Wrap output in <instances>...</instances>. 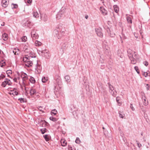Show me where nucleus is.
Listing matches in <instances>:
<instances>
[{"instance_id":"nucleus-1","label":"nucleus","mask_w":150,"mask_h":150,"mask_svg":"<svg viewBox=\"0 0 150 150\" xmlns=\"http://www.w3.org/2000/svg\"><path fill=\"white\" fill-rule=\"evenodd\" d=\"M127 52L128 56L131 63L133 64H135L137 62V59H139L138 54L135 52L129 49H128Z\"/></svg>"},{"instance_id":"nucleus-2","label":"nucleus","mask_w":150,"mask_h":150,"mask_svg":"<svg viewBox=\"0 0 150 150\" xmlns=\"http://www.w3.org/2000/svg\"><path fill=\"white\" fill-rule=\"evenodd\" d=\"M23 61L25 63V65L28 67H31L33 64L32 59L28 56V55H25L23 59Z\"/></svg>"},{"instance_id":"nucleus-3","label":"nucleus","mask_w":150,"mask_h":150,"mask_svg":"<svg viewBox=\"0 0 150 150\" xmlns=\"http://www.w3.org/2000/svg\"><path fill=\"white\" fill-rule=\"evenodd\" d=\"M58 29L59 30L62 36L65 35L66 30L64 26L59 25L58 27Z\"/></svg>"},{"instance_id":"nucleus-4","label":"nucleus","mask_w":150,"mask_h":150,"mask_svg":"<svg viewBox=\"0 0 150 150\" xmlns=\"http://www.w3.org/2000/svg\"><path fill=\"white\" fill-rule=\"evenodd\" d=\"M35 72L36 73L39 74L40 73L42 67L41 65L39 64L37 62L36 65L35 66Z\"/></svg>"},{"instance_id":"nucleus-5","label":"nucleus","mask_w":150,"mask_h":150,"mask_svg":"<svg viewBox=\"0 0 150 150\" xmlns=\"http://www.w3.org/2000/svg\"><path fill=\"white\" fill-rule=\"evenodd\" d=\"M59 32H60L59 30L58 29V27L54 30L53 32L54 37L57 38L58 39L61 38L62 36L60 33V34L59 33Z\"/></svg>"},{"instance_id":"nucleus-6","label":"nucleus","mask_w":150,"mask_h":150,"mask_svg":"<svg viewBox=\"0 0 150 150\" xmlns=\"http://www.w3.org/2000/svg\"><path fill=\"white\" fill-rule=\"evenodd\" d=\"M41 52L43 54V55L46 58L49 59L50 58V55L49 53V51L47 50H42L41 51Z\"/></svg>"},{"instance_id":"nucleus-7","label":"nucleus","mask_w":150,"mask_h":150,"mask_svg":"<svg viewBox=\"0 0 150 150\" xmlns=\"http://www.w3.org/2000/svg\"><path fill=\"white\" fill-rule=\"evenodd\" d=\"M65 13V11L64 9H61L58 13L57 15L56 18L57 19H59L61 17H62L63 15L64 14V13Z\"/></svg>"},{"instance_id":"nucleus-8","label":"nucleus","mask_w":150,"mask_h":150,"mask_svg":"<svg viewBox=\"0 0 150 150\" xmlns=\"http://www.w3.org/2000/svg\"><path fill=\"white\" fill-rule=\"evenodd\" d=\"M31 38L33 39H37L38 38V34L36 33V31L34 30L32 31L31 33Z\"/></svg>"},{"instance_id":"nucleus-9","label":"nucleus","mask_w":150,"mask_h":150,"mask_svg":"<svg viewBox=\"0 0 150 150\" xmlns=\"http://www.w3.org/2000/svg\"><path fill=\"white\" fill-rule=\"evenodd\" d=\"M41 18L42 20L46 22L47 20L48 16L46 14H42L41 15Z\"/></svg>"},{"instance_id":"nucleus-10","label":"nucleus","mask_w":150,"mask_h":150,"mask_svg":"<svg viewBox=\"0 0 150 150\" xmlns=\"http://www.w3.org/2000/svg\"><path fill=\"white\" fill-rule=\"evenodd\" d=\"M101 29H98L96 30V32L97 35L100 37H102L103 34Z\"/></svg>"},{"instance_id":"nucleus-11","label":"nucleus","mask_w":150,"mask_h":150,"mask_svg":"<svg viewBox=\"0 0 150 150\" xmlns=\"http://www.w3.org/2000/svg\"><path fill=\"white\" fill-rule=\"evenodd\" d=\"M100 10L101 13L103 15H105L107 14V11L102 7H100Z\"/></svg>"},{"instance_id":"nucleus-12","label":"nucleus","mask_w":150,"mask_h":150,"mask_svg":"<svg viewBox=\"0 0 150 150\" xmlns=\"http://www.w3.org/2000/svg\"><path fill=\"white\" fill-rule=\"evenodd\" d=\"M10 93V94H12L13 95H18V93L17 92V89L14 88L11 90Z\"/></svg>"},{"instance_id":"nucleus-13","label":"nucleus","mask_w":150,"mask_h":150,"mask_svg":"<svg viewBox=\"0 0 150 150\" xmlns=\"http://www.w3.org/2000/svg\"><path fill=\"white\" fill-rule=\"evenodd\" d=\"M109 91L113 96L114 97L116 96L117 93L115 90L114 89L112 90Z\"/></svg>"},{"instance_id":"nucleus-14","label":"nucleus","mask_w":150,"mask_h":150,"mask_svg":"<svg viewBox=\"0 0 150 150\" xmlns=\"http://www.w3.org/2000/svg\"><path fill=\"white\" fill-rule=\"evenodd\" d=\"M143 104L145 106H146L148 104V101L146 100V98L145 96H143L142 98Z\"/></svg>"},{"instance_id":"nucleus-15","label":"nucleus","mask_w":150,"mask_h":150,"mask_svg":"<svg viewBox=\"0 0 150 150\" xmlns=\"http://www.w3.org/2000/svg\"><path fill=\"white\" fill-rule=\"evenodd\" d=\"M33 23L30 21H27L25 23L24 25L25 26L30 27V26L33 25Z\"/></svg>"},{"instance_id":"nucleus-16","label":"nucleus","mask_w":150,"mask_h":150,"mask_svg":"<svg viewBox=\"0 0 150 150\" xmlns=\"http://www.w3.org/2000/svg\"><path fill=\"white\" fill-rule=\"evenodd\" d=\"M21 77L22 78L23 81H25L27 78V75L25 73H22L21 75Z\"/></svg>"},{"instance_id":"nucleus-17","label":"nucleus","mask_w":150,"mask_h":150,"mask_svg":"<svg viewBox=\"0 0 150 150\" xmlns=\"http://www.w3.org/2000/svg\"><path fill=\"white\" fill-rule=\"evenodd\" d=\"M28 56L30 57L32 59L33 58L36 57V56L35 55V54L33 52H30L28 54Z\"/></svg>"},{"instance_id":"nucleus-18","label":"nucleus","mask_w":150,"mask_h":150,"mask_svg":"<svg viewBox=\"0 0 150 150\" xmlns=\"http://www.w3.org/2000/svg\"><path fill=\"white\" fill-rule=\"evenodd\" d=\"M2 4L3 6L4 7H6L8 4L7 0H2Z\"/></svg>"},{"instance_id":"nucleus-19","label":"nucleus","mask_w":150,"mask_h":150,"mask_svg":"<svg viewBox=\"0 0 150 150\" xmlns=\"http://www.w3.org/2000/svg\"><path fill=\"white\" fill-rule=\"evenodd\" d=\"M13 52L15 55H18L19 53V50L18 49H14L13 51Z\"/></svg>"},{"instance_id":"nucleus-20","label":"nucleus","mask_w":150,"mask_h":150,"mask_svg":"<svg viewBox=\"0 0 150 150\" xmlns=\"http://www.w3.org/2000/svg\"><path fill=\"white\" fill-rule=\"evenodd\" d=\"M57 110L55 109H53L51 110V115L52 116H54L57 114Z\"/></svg>"},{"instance_id":"nucleus-21","label":"nucleus","mask_w":150,"mask_h":150,"mask_svg":"<svg viewBox=\"0 0 150 150\" xmlns=\"http://www.w3.org/2000/svg\"><path fill=\"white\" fill-rule=\"evenodd\" d=\"M113 8L115 12L117 13L119 11V8L117 5H114L113 6Z\"/></svg>"},{"instance_id":"nucleus-22","label":"nucleus","mask_w":150,"mask_h":150,"mask_svg":"<svg viewBox=\"0 0 150 150\" xmlns=\"http://www.w3.org/2000/svg\"><path fill=\"white\" fill-rule=\"evenodd\" d=\"M61 142L62 146H65L67 145V142L65 140L62 139L61 140Z\"/></svg>"},{"instance_id":"nucleus-23","label":"nucleus","mask_w":150,"mask_h":150,"mask_svg":"<svg viewBox=\"0 0 150 150\" xmlns=\"http://www.w3.org/2000/svg\"><path fill=\"white\" fill-rule=\"evenodd\" d=\"M8 35L7 34L4 33L3 34V38L4 40L6 41L8 39Z\"/></svg>"},{"instance_id":"nucleus-24","label":"nucleus","mask_w":150,"mask_h":150,"mask_svg":"<svg viewBox=\"0 0 150 150\" xmlns=\"http://www.w3.org/2000/svg\"><path fill=\"white\" fill-rule=\"evenodd\" d=\"M64 78L65 79L66 81L67 82V83L70 82V77L69 76L66 75V76H65Z\"/></svg>"},{"instance_id":"nucleus-25","label":"nucleus","mask_w":150,"mask_h":150,"mask_svg":"<svg viewBox=\"0 0 150 150\" xmlns=\"http://www.w3.org/2000/svg\"><path fill=\"white\" fill-rule=\"evenodd\" d=\"M36 93V90L34 89H32L30 90V95H34Z\"/></svg>"},{"instance_id":"nucleus-26","label":"nucleus","mask_w":150,"mask_h":150,"mask_svg":"<svg viewBox=\"0 0 150 150\" xmlns=\"http://www.w3.org/2000/svg\"><path fill=\"white\" fill-rule=\"evenodd\" d=\"M119 113L120 117L122 118H123L125 116V115L123 113V112H121L120 111L119 112Z\"/></svg>"},{"instance_id":"nucleus-27","label":"nucleus","mask_w":150,"mask_h":150,"mask_svg":"<svg viewBox=\"0 0 150 150\" xmlns=\"http://www.w3.org/2000/svg\"><path fill=\"white\" fill-rule=\"evenodd\" d=\"M6 65V63L5 61L3 60H2L0 62V66L1 67H2L5 66Z\"/></svg>"},{"instance_id":"nucleus-28","label":"nucleus","mask_w":150,"mask_h":150,"mask_svg":"<svg viewBox=\"0 0 150 150\" xmlns=\"http://www.w3.org/2000/svg\"><path fill=\"white\" fill-rule=\"evenodd\" d=\"M108 86L109 91L112 90H114V88L113 86L111 85L110 83H108Z\"/></svg>"},{"instance_id":"nucleus-29","label":"nucleus","mask_w":150,"mask_h":150,"mask_svg":"<svg viewBox=\"0 0 150 150\" xmlns=\"http://www.w3.org/2000/svg\"><path fill=\"white\" fill-rule=\"evenodd\" d=\"M127 20V22L128 23H132V20L131 18L129 16H127L126 18Z\"/></svg>"},{"instance_id":"nucleus-30","label":"nucleus","mask_w":150,"mask_h":150,"mask_svg":"<svg viewBox=\"0 0 150 150\" xmlns=\"http://www.w3.org/2000/svg\"><path fill=\"white\" fill-rule=\"evenodd\" d=\"M35 45L36 46H40L42 45V43L37 40H36L35 42Z\"/></svg>"},{"instance_id":"nucleus-31","label":"nucleus","mask_w":150,"mask_h":150,"mask_svg":"<svg viewBox=\"0 0 150 150\" xmlns=\"http://www.w3.org/2000/svg\"><path fill=\"white\" fill-rule=\"evenodd\" d=\"M48 80L47 77H44L42 78V81L43 83H45Z\"/></svg>"},{"instance_id":"nucleus-32","label":"nucleus","mask_w":150,"mask_h":150,"mask_svg":"<svg viewBox=\"0 0 150 150\" xmlns=\"http://www.w3.org/2000/svg\"><path fill=\"white\" fill-rule=\"evenodd\" d=\"M30 81L32 83H34L35 82V79L32 77H30Z\"/></svg>"},{"instance_id":"nucleus-33","label":"nucleus","mask_w":150,"mask_h":150,"mask_svg":"<svg viewBox=\"0 0 150 150\" xmlns=\"http://www.w3.org/2000/svg\"><path fill=\"white\" fill-rule=\"evenodd\" d=\"M33 16L35 18L38 17H39V14L37 12H34L33 13Z\"/></svg>"},{"instance_id":"nucleus-34","label":"nucleus","mask_w":150,"mask_h":150,"mask_svg":"<svg viewBox=\"0 0 150 150\" xmlns=\"http://www.w3.org/2000/svg\"><path fill=\"white\" fill-rule=\"evenodd\" d=\"M6 81L7 84H8V85H11V82L10 80L8 79H5Z\"/></svg>"},{"instance_id":"nucleus-35","label":"nucleus","mask_w":150,"mask_h":150,"mask_svg":"<svg viewBox=\"0 0 150 150\" xmlns=\"http://www.w3.org/2000/svg\"><path fill=\"white\" fill-rule=\"evenodd\" d=\"M47 130V129L45 128L41 129H40V131L42 134L46 132Z\"/></svg>"},{"instance_id":"nucleus-36","label":"nucleus","mask_w":150,"mask_h":150,"mask_svg":"<svg viewBox=\"0 0 150 150\" xmlns=\"http://www.w3.org/2000/svg\"><path fill=\"white\" fill-rule=\"evenodd\" d=\"M42 122V124L41 125H42V126H43V125H44V126L45 127V126H47V125L48 124V123L47 122H46L44 120H41Z\"/></svg>"},{"instance_id":"nucleus-37","label":"nucleus","mask_w":150,"mask_h":150,"mask_svg":"<svg viewBox=\"0 0 150 150\" xmlns=\"http://www.w3.org/2000/svg\"><path fill=\"white\" fill-rule=\"evenodd\" d=\"M21 39L22 42H25L27 40V38L26 36H23Z\"/></svg>"},{"instance_id":"nucleus-38","label":"nucleus","mask_w":150,"mask_h":150,"mask_svg":"<svg viewBox=\"0 0 150 150\" xmlns=\"http://www.w3.org/2000/svg\"><path fill=\"white\" fill-rule=\"evenodd\" d=\"M18 100L21 103H23L25 102V100L24 98H20L18 99Z\"/></svg>"},{"instance_id":"nucleus-39","label":"nucleus","mask_w":150,"mask_h":150,"mask_svg":"<svg viewBox=\"0 0 150 150\" xmlns=\"http://www.w3.org/2000/svg\"><path fill=\"white\" fill-rule=\"evenodd\" d=\"M116 101L118 103V104L120 105L121 104V103L120 102V98L119 97H117L116 98Z\"/></svg>"},{"instance_id":"nucleus-40","label":"nucleus","mask_w":150,"mask_h":150,"mask_svg":"<svg viewBox=\"0 0 150 150\" xmlns=\"http://www.w3.org/2000/svg\"><path fill=\"white\" fill-rule=\"evenodd\" d=\"M43 137L46 141H48L49 140V139L48 137V135L46 134L43 136Z\"/></svg>"},{"instance_id":"nucleus-41","label":"nucleus","mask_w":150,"mask_h":150,"mask_svg":"<svg viewBox=\"0 0 150 150\" xmlns=\"http://www.w3.org/2000/svg\"><path fill=\"white\" fill-rule=\"evenodd\" d=\"M50 120H52L53 122H55L57 120L56 118H55V117H52V116L50 117Z\"/></svg>"},{"instance_id":"nucleus-42","label":"nucleus","mask_w":150,"mask_h":150,"mask_svg":"<svg viewBox=\"0 0 150 150\" xmlns=\"http://www.w3.org/2000/svg\"><path fill=\"white\" fill-rule=\"evenodd\" d=\"M12 73V71L10 70H7L6 71V73L8 75V76H9V74H11Z\"/></svg>"},{"instance_id":"nucleus-43","label":"nucleus","mask_w":150,"mask_h":150,"mask_svg":"<svg viewBox=\"0 0 150 150\" xmlns=\"http://www.w3.org/2000/svg\"><path fill=\"white\" fill-rule=\"evenodd\" d=\"M7 84L6 82V81L5 79V81L2 83L1 84V86L4 87L6 86Z\"/></svg>"},{"instance_id":"nucleus-44","label":"nucleus","mask_w":150,"mask_h":150,"mask_svg":"<svg viewBox=\"0 0 150 150\" xmlns=\"http://www.w3.org/2000/svg\"><path fill=\"white\" fill-rule=\"evenodd\" d=\"M134 69L136 71L138 74L139 73V70L137 66H135L134 67Z\"/></svg>"},{"instance_id":"nucleus-45","label":"nucleus","mask_w":150,"mask_h":150,"mask_svg":"<svg viewBox=\"0 0 150 150\" xmlns=\"http://www.w3.org/2000/svg\"><path fill=\"white\" fill-rule=\"evenodd\" d=\"M75 142L76 143L79 144L80 142V139L79 138H77Z\"/></svg>"},{"instance_id":"nucleus-46","label":"nucleus","mask_w":150,"mask_h":150,"mask_svg":"<svg viewBox=\"0 0 150 150\" xmlns=\"http://www.w3.org/2000/svg\"><path fill=\"white\" fill-rule=\"evenodd\" d=\"M70 110L73 113V112H72V111H73V109H74L75 108V107L74 106V105H71L70 106Z\"/></svg>"},{"instance_id":"nucleus-47","label":"nucleus","mask_w":150,"mask_h":150,"mask_svg":"<svg viewBox=\"0 0 150 150\" xmlns=\"http://www.w3.org/2000/svg\"><path fill=\"white\" fill-rule=\"evenodd\" d=\"M143 75L145 77H146L148 76V74L146 72H144L143 74Z\"/></svg>"},{"instance_id":"nucleus-48","label":"nucleus","mask_w":150,"mask_h":150,"mask_svg":"<svg viewBox=\"0 0 150 150\" xmlns=\"http://www.w3.org/2000/svg\"><path fill=\"white\" fill-rule=\"evenodd\" d=\"M42 107H41V106H39L38 107V109L40 111H41V112H43V110H42Z\"/></svg>"},{"instance_id":"nucleus-49","label":"nucleus","mask_w":150,"mask_h":150,"mask_svg":"<svg viewBox=\"0 0 150 150\" xmlns=\"http://www.w3.org/2000/svg\"><path fill=\"white\" fill-rule=\"evenodd\" d=\"M130 107L133 111H134V108L133 105L132 104H130Z\"/></svg>"},{"instance_id":"nucleus-50","label":"nucleus","mask_w":150,"mask_h":150,"mask_svg":"<svg viewBox=\"0 0 150 150\" xmlns=\"http://www.w3.org/2000/svg\"><path fill=\"white\" fill-rule=\"evenodd\" d=\"M5 77V76L2 74L0 76V80H1V79H4Z\"/></svg>"},{"instance_id":"nucleus-51","label":"nucleus","mask_w":150,"mask_h":150,"mask_svg":"<svg viewBox=\"0 0 150 150\" xmlns=\"http://www.w3.org/2000/svg\"><path fill=\"white\" fill-rule=\"evenodd\" d=\"M137 145L138 147H139V148H140L142 146V144H140L139 143L137 142Z\"/></svg>"},{"instance_id":"nucleus-52","label":"nucleus","mask_w":150,"mask_h":150,"mask_svg":"<svg viewBox=\"0 0 150 150\" xmlns=\"http://www.w3.org/2000/svg\"><path fill=\"white\" fill-rule=\"evenodd\" d=\"M143 63L146 66H147L148 65V62L146 61L144 62Z\"/></svg>"},{"instance_id":"nucleus-53","label":"nucleus","mask_w":150,"mask_h":150,"mask_svg":"<svg viewBox=\"0 0 150 150\" xmlns=\"http://www.w3.org/2000/svg\"><path fill=\"white\" fill-rule=\"evenodd\" d=\"M32 0H27V1L28 3L30 4L32 2Z\"/></svg>"},{"instance_id":"nucleus-54","label":"nucleus","mask_w":150,"mask_h":150,"mask_svg":"<svg viewBox=\"0 0 150 150\" xmlns=\"http://www.w3.org/2000/svg\"><path fill=\"white\" fill-rule=\"evenodd\" d=\"M17 78L16 77L15 78L13 79V80L14 81L16 82H17Z\"/></svg>"},{"instance_id":"nucleus-55","label":"nucleus","mask_w":150,"mask_h":150,"mask_svg":"<svg viewBox=\"0 0 150 150\" xmlns=\"http://www.w3.org/2000/svg\"><path fill=\"white\" fill-rule=\"evenodd\" d=\"M146 88L147 90H149V86L148 84H146Z\"/></svg>"},{"instance_id":"nucleus-56","label":"nucleus","mask_w":150,"mask_h":150,"mask_svg":"<svg viewBox=\"0 0 150 150\" xmlns=\"http://www.w3.org/2000/svg\"><path fill=\"white\" fill-rule=\"evenodd\" d=\"M56 81L57 82H58L59 83L61 82V80L59 79H57L56 80ZM59 84H60V83H59ZM58 85H59V84H58Z\"/></svg>"},{"instance_id":"nucleus-57","label":"nucleus","mask_w":150,"mask_h":150,"mask_svg":"<svg viewBox=\"0 0 150 150\" xmlns=\"http://www.w3.org/2000/svg\"><path fill=\"white\" fill-rule=\"evenodd\" d=\"M18 6L16 4H14V7L13 8H16L18 7Z\"/></svg>"},{"instance_id":"nucleus-58","label":"nucleus","mask_w":150,"mask_h":150,"mask_svg":"<svg viewBox=\"0 0 150 150\" xmlns=\"http://www.w3.org/2000/svg\"><path fill=\"white\" fill-rule=\"evenodd\" d=\"M85 18L86 19H87L88 18V15H85Z\"/></svg>"},{"instance_id":"nucleus-59","label":"nucleus","mask_w":150,"mask_h":150,"mask_svg":"<svg viewBox=\"0 0 150 150\" xmlns=\"http://www.w3.org/2000/svg\"><path fill=\"white\" fill-rule=\"evenodd\" d=\"M66 46V44H63L62 47H65Z\"/></svg>"},{"instance_id":"nucleus-60","label":"nucleus","mask_w":150,"mask_h":150,"mask_svg":"<svg viewBox=\"0 0 150 150\" xmlns=\"http://www.w3.org/2000/svg\"><path fill=\"white\" fill-rule=\"evenodd\" d=\"M69 150H73L72 149V147H70L69 148Z\"/></svg>"},{"instance_id":"nucleus-61","label":"nucleus","mask_w":150,"mask_h":150,"mask_svg":"<svg viewBox=\"0 0 150 150\" xmlns=\"http://www.w3.org/2000/svg\"><path fill=\"white\" fill-rule=\"evenodd\" d=\"M4 24H5V23H3V24H2L1 25L2 26H4Z\"/></svg>"},{"instance_id":"nucleus-62","label":"nucleus","mask_w":150,"mask_h":150,"mask_svg":"<svg viewBox=\"0 0 150 150\" xmlns=\"http://www.w3.org/2000/svg\"><path fill=\"white\" fill-rule=\"evenodd\" d=\"M17 78V79H18L19 80V79H20V77H17V78Z\"/></svg>"},{"instance_id":"nucleus-63","label":"nucleus","mask_w":150,"mask_h":150,"mask_svg":"<svg viewBox=\"0 0 150 150\" xmlns=\"http://www.w3.org/2000/svg\"><path fill=\"white\" fill-rule=\"evenodd\" d=\"M115 2L116 1H117V0H113Z\"/></svg>"},{"instance_id":"nucleus-64","label":"nucleus","mask_w":150,"mask_h":150,"mask_svg":"<svg viewBox=\"0 0 150 150\" xmlns=\"http://www.w3.org/2000/svg\"><path fill=\"white\" fill-rule=\"evenodd\" d=\"M103 129H104V127H103Z\"/></svg>"}]
</instances>
